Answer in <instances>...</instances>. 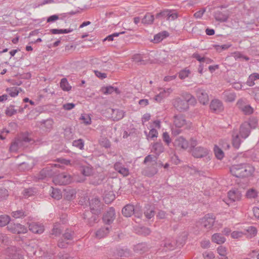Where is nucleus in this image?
Returning <instances> with one entry per match:
<instances>
[{"mask_svg":"<svg viewBox=\"0 0 259 259\" xmlns=\"http://www.w3.org/2000/svg\"><path fill=\"white\" fill-rule=\"evenodd\" d=\"M196 100L194 96L188 93L182 94V98L177 97L172 101L174 108L179 112H185L189 109V105L194 106Z\"/></svg>","mask_w":259,"mask_h":259,"instance_id":"f257e3e1","label":"nucleus"},{"mask_svg":"<svg viewBox=\"0 0 259 259\" xmlns=\"http://www.w3.org/2000/svg\"><path fill=\"white\" fill-rule=\"evenodd\" d=\"M230 170L235 177L244 178L251 176L254 171V168L249 163H242L233 165Z\"/></svg>","mask_w":259,"mask_h":259,"instance_id":"f03ea898","label":"nucleus"},{"mask_svg":"<svg viewBox=\"0 0 259 259\" xmlns=\"http://www.w3.org/2000/svg\"><path fill=\"white\" fill-rule=\"evenodd\" d=\"M71 176L66 172L59 174L53 178V182L55 185H65L71 182Z\"/></svg>","mask_w":259,"mask_h":259,"instance_id":"7ed1b4c3","label":"nucleus"},{"mask_svg":"<svg viewBox=\"0 0 259 259\" xmlns=\"http://www.w3.org/2000/svg\"><path fill=\"white\" fill-rule=\"evenodd\" d=\"M209 152L210 150L207 148L198 146L192 149L191 153L193 156L195 158H206L207 159H210L209 156Z\"/></svg>","mask_w":259,"mask_h":259,"instance_id":"20e7f679","label":"nucleus"},{"mask_svg":"<svg viewBox=\"0 0 259 259\" xmlns=\"http://www.w3.org/2000/svg\"><path fill=\"white\" fill-rule=\"evenodd\" d=\"M7 259H24L23 251L15 246L8 248Z\"/></svg>","mask_w":259,"mask_h":259,"instance_id":"39448f33","label":"nucleus"},{"mask_svg":"<svg viewBox=\"0 0 259 259\" xmlns=\"http://www.w3.org/2000/svg\"><path fill=\"white\" fill-rule=\"evenodd\" d=\"M215 220L214 215L212 213L206 214L201 219V224L206 229H210L213 227Z\"/></svg>","mask_w":259,"mask_h":259,"instance_id":"423d86ee","label":"nucleus"},{"mask_svg":"<svg viewBox=\"0 0 259 259\" xmlns=\"http://www.w3.org/2000/svg\"><path fill=\"white\" fill-rule=\"evenodd\" d=\"M196 96L199 102L203 104L206 105L208 103L209 97L208 93L203 88H198L196 89Z\"/></svg>","mask_w":259,"mask_h":259,"instance_id":"0eeeda50","label":"nucleus"},{"mask_svg":"<svg viewBox=\"0 0 259 259\" xmlns=\"http://www.w3.org/2000/svg\"><path fill=\"white\" fill-rule=\"evenodd\" d=\"M136 209L134 205L128 204L126 205L122 209V213L125 217H130L133 214H135L136 217L140 218L141 215V213L137 212Z\"/></svg>","mask_w":259,"mask_h":259,"instance_id":"6e6552de","label":"nucleus"},{"mask_svg":"<svg viewBox=\"0 0 259 259\" xmlns=\"http://www.w3.org/2000/svg\"><path fill=\"white\" fill-rule=\"evenodd\" d=\"M91 212L93 214H99L101 212V202L98 197H95L90 200Z\"/></svg>","mask_w":259,"mask_h":259,"instance_id":"1a4fd4ad","label":"nucleus"},{"mask_svg":"<svg viewBox=\"0 0 259 259\" xmlns=\"http://www.w3.org/2000/svg\"><path fill=\"white\" fill-rule=\"evenodd\" d=\"M237 105L245 115H250L253 112V108L250 105L247 104L242 99L237 101Z\"/></svg>","mask_w":259,"mask_h":259,"instance_id":"9d476101","label":"nucleus"},{"mask_svg":"<svg viewBox=\"0 0 259 259\" xmlns=\"http://www.w3.org/2000/svg\"><path fill=\"white\" fill-rule=\"evenodd\" d=\"M115 212L113 207H110L104 213L103 221L105 224L110 225L115 219Z\"/></svg>","mask_w":259,"mask_h":259,"instance_id":"9b49d317","label":"nucleus"},{"mask_svg":"<svg viewBox=\"0 0 259 259\" xmlns=\"http://www.w3.org/2000/svg\"><path fill=\"white\" fill-rule=\"evenodd\" d=\"M228 197L230 202H234L241 200L242 194L238 189L233 188L228 192Z\"/></svg>","mask_w":259,"mask_h":259,"instance_id":"f8f14e48","label":"nucleus"},{"mask_svg":"<svg viewBox=\"0 0 259 259\" xmlns=\"http://www.w3.org/2000/svg\"><path fill=\"white\" fill-rule=\"evenodd\" d=\"M29 230L33 233L41 234L44 231V225L38 222H32L28 224Z\"/></svg>","mask_w":259,"mask_h":259,"instance_id":"ddd939ff","label":"nucleus"},{"mask_svg":"<svg viewBox=\"0 0 259 259\" xmlns=\"http://www.w3.org/2000/svg\"><path fill=\"white\" fill-rule=\"evenodd\" d=\"M114 168L123 177L127 176L130 174L129 169L120 162H117L114 164Z\"/></svg>","mask_w":259,"mask_h":259,"instance_id":"4468645a","label":"nucleus"},{"mask_svg":"<svg viewBox=\"0 0 259 259\" xmlns=\"http://www.w3.org/2000/svg\"><path fill=\"white\" fill-rule=\"evenodd\" d=\"M251 130L247 126V124L243 122L240 126L238 134L243 140H245L249 136Z\"/></svg>","mask_w":259,"mask_h":259,"instance_id":"2eb2a0df","label":"nucleus"},{"mask_svg":"<svg viewBox=\"0 0 259 259\" xmlns=\"http://www.w3.org/2000/svg\"><path fill=\"white\" fill-rule=\"evenodd\" d=\"M174 145L176 147L186 149L189 148V142L183 137L177 138L174 141Z\"/></svg>","mask_w":259,"mask_h":259,"instance_id":"dca6fc26","label":"nucleus"},{"mask_svg":"<svg viewBox=\"0 0 259 259\" xmlns=\"http://www.w3.org/2000/svg\"><path fill=\"white\" fill-rule=\"evenodd\" d=\"M240 136L239 135L237 131L233 130L232 132V145L236 149H239L241 143L243 141Z\"/></svg>","mask_w":259,"mask_h":259,"instance_id":"f3484780","label":"nucleus"},{"mask_svg":"<svg viewBox=\"0 0 259 259\" xmlns=\"http://www.w3.org/2000/svg\"><path fill=\"white\" fill-rule=\"evenodd\" d=\"M149 247L147 243L142 242L135 245L133 249L135 252L142 254L147 251Z\"/></svg>","mask_w":259,"mask_h":259,"instance_id":"a211bd4d","label":"nucleus"},{"mask_svg":"<svg viewBox=\"0 0 259 259\" xmlns=\"http://www.w3.org/2000/svg\"><path fill=\"white\" fill-rule=\"evenodd\" d=\"M54 171L49 167H47L43 168L40 170L38 176V179L40 180H44L47 177H51L53 176Z\"/></svg>","mask_w":259,"mask_h":259,"instance_id":"6ab92c4d","label":"nucleus"},{"mask_svg":"<svg viewBox=\"0 0 259 259\" xmlns=\"http://www.w3.org/2000/svg\"><path fill=\"white\" fill-rule=\"evenodd\" d=\"M164 147L163 144L161 142H156L154 143L151 148V151L154 153L156 156L155 157V160L157 158V157L163 152Z\"/></svg>","mask_w":259,"mask_h":259,"instance_id":"aec40b11","label":"nucleus"},{"mask_svg":"<svg viewBox=\"0 0 259 259\" xmlns=\"http://www.w3.org/2000/svg\"><path fill=\"white\" fill-rule=\"evenodd\" d=\"M162 244L167 250H174L178 247L176 240H174L172 238H166L164 240Z\"/></svg>","mask_w":259,"mask_h":259,"instance_id":"412c9836","label":"nucleus"},{"mask_svg":"<svg viewBox=\"0 0 259 259\" xmlns=\"http://www.w3.org/2000/svg\"><path fill=\"white\" fill-rule=\"evenodd\" d=\"M210 109L213 112H220L223 109L222 102L218 99L212 100L210 104Z\"/></svg>","mask_w":259,"mask_h":259,"instance_id":"4be33fe9","label":"nucleus"},{"mask_svg":"<svg viewBox=\"0 0 259 259\" xmlns=\"http://www.w3.org/2000/svg\"><path fill=\"white\" fill-rule=\"evenodd\" d=\"M186 123L184 116L181 114L175 115L174 117V123L176 127L181 128Z\"/></svg>","mask_w":259,"mask_h":259,"instance_id":"5701e85b","label":"nucleus"},{"mask_svg":"<svg viewBox=\"0 0 259 259\" xmlns=\"http://www.w3.org/2000/svg\"><path fill=\"white\" fill-rule=\"evenodd\" d=\"M211 240L217 244H222L226 242V239L221 233H214L211 236Z\"/></svg>","mask_w":259,"mask_h":259,"instance_id":"b1692460","label":"nucleus"},{"mask_svg":"<svg viewBox=\"0 0 259 259\" xmlns=\"http://www.w3.org/2000/svg\"><path fill=\"white\" fill-rule=\"evenodd\" d=\"M115 198V195L113 191H106L103 194V199L107 204H109L112 202Z\"/></svg>","mask_w":259,"mask_h":259,"instance_id":"393cba45","label":"nucleus"},{"mask_svg":"<svg viewBox=\"0 0 259 259\" xmlns=\"http://www.w3.org/2000/svg\"><path fill=\"white\" fill-rule=\"evenodd\" d=\"M169 35V34L167 31H162L154 35L153 41L155 43L159 42Z\"/></svg>","mask_w":259,"mask_h":259,"instance_id":"a878e982","label":"nucleus"},{"mask_svg":"<svg viewBox=\"0 0 259 259\" xmlns=\"http://www.w3.org/2000/svg\"><path fill=\"white\" fill-rule=\"evenodd\" d=\"M21 91V88L17 87L8 88L6 90L8 95L13 98L17 97Z\"/></svg>","mask_w":259,"mask_h":259,"instance_id":"bb28decb","label":"nucleus"},{"mask_svg":"<svg viewBox=\"0 0 259 259\" xmlns=\"http://www.w3.org/2000/svg\"><path fill=\"white\" fill-rule=\"evenodd\" d=\"M188 238V233L186 232H183L178 237V239L176 240V242L177 243V247L180 248L182 247L186 242Z\"/></svg>","mask_w":259,"mask_h":259,"instance_id":"cd10ccee","label":"nucleus"},{"mask_svg":"<svg viewBox=\"0 0 259 259\" xmlns=\"http://www.w3.org/2000/svg\"><path fill=\"white\" fill-rule=\"evenodd\" d=\"M110 227H101L96 233V236L99 238H104L109 233Z\"/></svg>","mask_w":259,"mask_h":259,"instance_id":"c85d7f7f","label":"nucleus"},{"mask_svg":"<svg viewBox=\"0 0 259 259\" xmlns=\"http://www.w3.org/2000/svg\"><path fill=\"white\" fill-rule=\"evenodd\" d=\"M259 79V73H253L249 75L246 84L249 87H252L255 84L254 81Z\"/></svg>","mask_w":259,"mask_h":259,"instance_id":"c756f323","label":"nucleus"},{"mask_svg":"<svg viewBox=\"0 0 259 259\" xmlns=\"http://www.w3.org/2000/svg\"><path fill=\"white\" fill-rule=\"evenodd\" d=\"M154 16L150 13H147L142 19V23L145 25H151L153 23Z\"/></svg>","mask_w":259,"mask_h":259,"instance_id":"7c9ffc66","label":"nucleus"},{"mask_svg":"<svg viewBox=\"0 0 259 259\" xmlns=\"http://www.w3.org/2000/svg\"><path fill=\"white\" fill-rule=\"evenodd\" d=\"M244 123L247 124V126L251 130L255 128L258 125V119L255 117H250L247 121H244Z\"/></svg>","mask_w":259,"mask_h":259,"instance_id":"2f4dec72","label":"nucleus"},{"mask_svg":"<svg viewBox=\"0 0 259 259\" xmlns=\"http://www.w3.org/2000/svg\"><path fill=\"white\" fill-rule=\"evenodd\" d=\"M125 115V112L120 109H112V116L114 120H119L122 119Z\"/></svg>","mask_w":259,"mask_h":259,"instance_id":"473e14b6","label":"nucleus"},{"mask_svg":"<svg viewBox=\"0 0 259 259\" xmlns=\"http://www.w3.org/2000/svg\"><path fill=\"white\" fill-rule=\"evenodd\" d=\"M116 254L120 257H127L130 254V250L126 247L119 248L117 249Z\"/></svg>","mask_w":259,"mask_h":259,"instance_id":"72a5a7b5","label":"nucleus"},{"mask_svg":"<svg viewBox=\"0 0 259 259\" xmlns=\"http://www.w3.org/2000/svg\"><path fill=\"white\" fill-rule=\"evenodd\" d=\"M223 96L225 99L229 102H233L236 98V94L234 92L228 91L224 92Z\"/></svg>","mask_w":259,"mask_h":259,"instance_id":"f704fd0d","label":"nucleus"},{"mask_svg":"<svg viewBox=\"0 0 259 259\" xmlns=\"http://www.w3.org/2000/svg\"><path fill=\"white\" fill-rule=\"evenodd\" d=\"M60 87L64 91H69L71 89L67 79L66 78H63L60 81Z\"/></svg>","mask_w":259,"mask_h":259,"instance_id":"c9c22d12","label":"nucleus"},{"mask_svg":"<svg viewBox=\"0 0 259 259\" xmlns=\"http://www.w3.org/2000/svg\"><path fill=\"white\" fill-rule=\"evenodd\" d=\"M177 18L178 14L175 11L167 9L166 20L172 21L176 19Z\"/></svg>","mask_w":259,"mask_h":259,"instance_id":"e433bc0d","label":"nucleus"},{"mask_svg":"<svg viewBox=\"0 0 259 259\" xmlns=\"http://www.w3.org/2000/svg\"><path fill=\"white\" fill-rule=\"evenodd\" d=\"M17 112V110L15 109V106L13 105H10L9 106L7 107L5 113L7 116L11 117L16 114Z\"/></svg>","mask_w":259,"mask_h":259,"instance_id":"4c0bfd02","label":"nucleus"},{"mask_svg":"<svg viewBox=\"0 0 259 259\" xmlns=\"http://www.w3.org/2000/svg\"><path fill=\"white\" fill-rule=\"evenodd\" d=\"M245 195L247 198L254 199L257 197L258 192L255 189L251 188L246 191Z\"/></svg>","mask_w":259,"mask_h":259,"instance_id":"58836bf2","label":"nucleus"},{"mask_svg":"<svg viewBox=\"0 0 259 259\" xmlns=\"http://www.w3.org/2000/svg\"><path fill=\"white\" fill-rule=\"evenodd\" d=\"M11 221L10 217L6 214L0 215V227H4L8 225Z\"/></svg>","mask_w":259,"mask_h":259,"instance_id":"ea45409f","label":"nucleus"},{"mask_svg":"<svg viewBox=\"0 0 259 259\" xmlns=\"http://www.w3.org/2000/svg\"><path fill=\"white\" fill-rule=\"evenodd\" d=\"M144 133L146 135L148 140H152L154 138H157L158 136V132L154 128H152V129H151L148 133H147L146 131H145Z\"/></svg>","mask_w":259,"mask_h":259,"instance_id":"a19ab883","label":"nucleus"},{"mask_svg":"<svg viewBox=\"0 0 259 259\" xmlns=\"http://www.w3.org/2000/svg\"><path fill=\"white\" fill-rule=\"evenodd\" d=\"M52 191L51 193V196L57 200H59L62 198V192L61 190L58 188H54L51 187Z\"/></svg>","mask_w":259,"mask_h":259,"instance_id":"79ce46f5","label":"nucleus"},{"mask_svg":"<svg viewBox=\"0 0 259 259\" xmlns=\"http://www.w3.org/2000/svg\"><path fill=\"white\" fill-rule=\"evenodd\" d=\"M105 63L106 62L98 58H94L91 60V64L94 67L101 68Z\"/></svg>","mask_w":259,"mask_h":259,"instance_id":"37998d69","label":"nucleus"},{"mask_svg":"<svg viewBox=\"0 0 259 259\" xmlns=\"http://www.w3.org/2000/svg\"><path fill=\"white\" fill-rule=\"evenodd\" d=\"M72 146L80 150L84 149V142L83 139H79L73 141Z\"/></svg>","mask_w":259,"mask_h":259,"instance_id":"c03bdc74","label":"nucleus"},{"mask_svg":"<svg viewBox=\"0 0 259 259\" xmlns=\"http://www.w3.org/2000/svg\"><path fill=\"white\" fill-rule=\"evenodd\" d=\"M214 152L216 157L218 159L221 160L223 158L224 156V152L217 145H215L214 147Z\"/></svg>","mask_w":259,"mask_h":259,"instance_id":"a18cd8bd","label":"nucleus"},{"mask_svg":"<svg viewBox=\"0 0 259 259\" xmlns=\"http://www.w3.org/2000/svg\"><path fill=\"white\" fill-rule=\"evenodd\" d=\"M151 231L149 228L146 227H141L138 229L137 233L140 235L146 236L149 235L151 233Z\"/></svg>","mask_w":259,"mask_h":259,"instance_id":"49530a36","label":"nucleus"},{"mask_svg":"<svg viewBox=\"0 0 259 259\" xmlns=\"http://www.w3.org/2000/svg\"><path fill=\"white\" fill-rule=\"evenodd\" d=\"M144 214L147 219H151L154 215V208L151 206H148V207H146V210L145 211Z\"/></svg>","mask_w":259,"mask_h":259,"instance_id":"de8ad7c7","label":"nucleus"},{"mask_svg":"<svg viewBox=\"0 0 259 259\" xmlns=\"http://www.w3.org/2000/svg\"><path fill=\"white\" fill-rule=\"evenodd\" d=\"M81 174L84 176H89L92 172V169L88 166H82L80 168Z\"/></svg>","mask_w":259,"mask_h":259,"instance_id":"09e8293b","label":"nucleus"},{"mask_svg":"<svg viewBox=\"0 0 259 259\" xmlns=\"http://www.w3.org/2000/svg\"><path fill=\"white\" fill-rule=\"evenodd\" d=\"M190 73V71L187 68L181 70L178 73L179 77L181 79H184L188 77Z\"/></svg>","mask_w":259,"mask_h":259,"instance_id":"8fccbe9b","label":"nucleus"},{"mask_svg":"<svg viewBox=\"0 0 259 259\" xmlns=\"http://www.w3.org/2000/svg\"><path fill=\"white\" fill-rule=\"evenodd\" d=\"M25 215V211L22 209L13 211L12 213V216L15 219L21 218Z\"/></svg>","mask_w":259,"mask_h":259,"instance_id":"3c124183","label":"nucleus"},{"mask_svg":"<svg viewBox=\"0 0 259 259\" xmlns=\"http://www.w3.org/2000/svg\"><path fill=\"white\" fill-rule=\"evenodd\" d=\"M215 18L217 21L220 22H226L228 19L227 16L223 15L221 12L216 13L215 14Z\"/></svg>","mask_w":259,"mask_h":259,"instance_id":"603ef678","label":"nucleus"},{"mask_svg":"<svg viewBox=\"0 0 259 259\" xmlns=\"http://www.w3.org/2000/svg\"><path fill=\"white\" fill-rule=\"evenodd\" d=\"M62 230L61 229V227L60 224H56L54 225L53 228L52 229V234L57 236L61 234Z\"/></svg>","mask_w":259,"mask_h":259,"instance_id":"864d4df0","label":"nucleus"},{"mask_svg":"<svg viewBox=\"0 0 259 259\" xmlns=\"http://www.w3.org/2000/svg\"><path fill=\"white\" fill-rule=\"evenodd\" d=\"M73 232L70 230L67 229L63 235L64 238L66 240H71L73 239Z\"/></svg>","mask_w":259,"mask_h":259,"instance_id":"5fc2aeb1","label":"nucleus"},{"mask_svg":"<svg viewBox=\"0 0 259 259\" xmlns=\"http://www.w3.org/2000/svg\"><path fill=\"white\" fill-rule=\"evenodd\" d=\"M8 196L9 192L6 189H0V201L6 199Z\"/></svg>","mask_w":259,"mask_h":259,"instance_id":"6e6d98bb","label":"nucleus"},{"mask_svg":"<svg viewBox=\"0 0 259 259\" xmlns=\"http://www.w3.org/2000/svg\"><path fill=\"white\" fill-rule=\"evenodd\" d=\"M167 13V9L163 10V11L160 12L159 13H158L156 15L155 18L156 19H166Z\"/></svg>","mask_w":259,"mask_h":259,"instance_id":"4d7b16f0","label":"nucleus"},{"mask_svg":"<svg viewBox=\"0 0 259 259\" xmlns=\"http://www.w3.org/2000/svg\"><path fill=\"white\" fill-rule=\"evenodd\" d=\"M80 119L82 120L83 122L86 125H89L91 123V118L89 115H81Z\"/></svg>","mask_w":259,"mask_h":259,"instance_id":"13d9d810","label":"nucleus"},{"mask_svg":"<svg viewBox=\"0 0 259 259\" xmlns=\"http://www.w3.org/2000/svg\"><path fill=\"white\" fill-rule=\"evenodd\" d=\"M202 256L204 259H213L214 258V254L212 251H204L202 253Z\"/></svg>","mask_w":259,"mask_h":259,"instance_id":"bf43d9fd","label":"nucleus"},{"mask_svg":"<svg viewBox=\"0 0 259 259\" xmlns=\"http://www.w3.org/2000/svg\"><path fill=\"white\" fill-rule=\"evenodd\" d=\"M243 233L242 231H235L231 233V237L233 239H238L243 236Z\"/></svg>","mask_w":259,"mask_h":259,"instance_id":"052dcab7","label":"nucleus"},{"mask_svg":"<svg viewBox=\"0 0 259 259\" xmlns=\"http://www.w3.org/2000/svg\"><path fill=\"white\" fill-rule=\"evenodd\" d=\"M231 46L230 44H226L222 45H217L215 47L216 50L218 51H221L222 50H226L229 49Z\"/></svg>","mask_w":259,"mask_h":259,"instance_id":"680f3d73","label":"nucleus"},{"mask_svg":"<svg viewBox=\"0 0 259 259\" xmlns=\"http://www.w3.org/2000/svg\"><path fill=\"white\" fill-rule=\"evenodd\" d=\"M15 227L18 230L17 233L18 234H24L27 232V228L21 224H17Z\"/></svg>","mask_w":259,"mask_h":259,"instance_id":"e2e57ef3","label":"nucleus"},{"mask_svg":"<svg viewBox=\"0 0 259 259\" xmlns=\"http://www.w3.org/2000/svg\"><path fill=\"white\" fill-rule=\"evenodd\" d=\"M162 138L164 142L167 145H169V144L171 143V139L169 137V135L167 132H164L162 135Z\"/></svg>","mask_w":259,"mask_h":259,"instance_id":"0e129e2a","label":"nucleus"},{"mask_svg":"<svg viewBox=\"0 0 259 259\" xmlns=\"http://www.w3.org/2000/svg\"><path fill=\"white\" fill-rule=\"evenodd\" d=\"M217 252L220 256L227 255V250L226 247L223 246H219L217 248Z\"/></svg>","mask_w":259,"mask_h":259,"instance_id":"69168bd1","label":"nucleus"},{"mask_svg":"<svg viewBox=\"0 0 259 259\" xmlns=\"http://www.w3.org/2000/svg\"><path fill=\"white\" fill-rule=\"evenodd\" d=\"M33 192L32 188H28L24 190L23 194L25 197H29L33 195Z\"/></svg>","mask_w":259,"mask_h":259,"instance_id":"338daca9","label":"nucleus"},{"mask_svg":"<svg viewBox=\"0 0 259 259\" xmlns=\"http://www.w3.org/2000/svg\"><path fill=\"white\" fill-rule=\"evenodd\" d=\"M192 57V58L196 59L200 63L204 62L206 59L205 57L201 56V55L197 53H194Z\"/></svg>","mask_w":259,"mask_h":259,"instance_id":"774afa93","label":"nucleus"}]
</instances>
